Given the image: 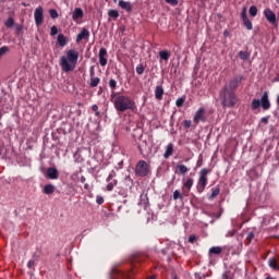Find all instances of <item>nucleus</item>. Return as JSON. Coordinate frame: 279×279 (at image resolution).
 Wrapping results in <instances>:
<instances>
[{
	"label": "nucleus",
	"mask_w": 279,
	"mask_h": 279,
	"mask_svg": "<svg viewBox=\"0 0 279 279\" xmlns=\"http://www.w3.org/2000/svg\"><path fill=\"white\" fill-rule=\"evenodd\" d=\"M173 155V144H168L166 147V151L163 154V158H170Z\"/></svg>",
	"instance_id": "nucleus-27"
},
{
	"label": "nucleus",
	"mask_w": 279,
	"mask_h": 279,
	"mask_svg": "<svg viewBox=\"0 0 279 279\" xmlns=\"http://www.w3.org/2000/svg\"><path fill=\"white\" fill-rule=\"evenodd\" d=\"M239 58L241 60H250V52H247V51H240L239 52Z\"/></svg>",
	"instance_id": "nucleus-31"
},
{
	"label": "nucleus",
	"mask_w": 279,
	"mask_h": 279,
	"mask_svg": "<svg viewBox=\"0 0 279 279\" xmlns=\"http://www.w3.org/2000/svg\"><path fill=\"white\" fill-rule=\"evenodd\" d=\"M234 234H236V230L235 229L228 231L226 236H234Z\"/></svg>",
	"instance_id": "nucleus-51"
},
{
	"label": "nucleus",
	"mask_w": 279,
	"mask_h": 279,
	"mask_svg": "<svg viewBox=\"0 0 279 279\" xmlns=\"http://www.w3.org/2000/svg\"><path fill=\"white\" fill-rule=\"evenodd\" d=\"M220 99L223 108H234V106L239 104V97H236V93L230 90L228 85H225L221 89Z\"/></svg>",
	"instance_id": "nucleus-3"
},
{
	"label": "nucleus",
	"mask_w": 279,
	"mask_h": 279,
	"mask_svg": "<svg viewBox=\"0 0 279 279\" xmlns=\"http://www.w3.org/2000/svg\"><path fill=\"white\" fill-rule=\"evenodd\" d=\"M44 14L45 10L43 9V7H38L37 9H35L34 19L37 27H40V25H43V21H45Z\"/></svg>",
	"instance_id": "nucleus-9"
},
{
	"label": "nucleus",
	"mask_w": 279,
	"mask_h": 279,
	"mask_svg": "<svg viewBox=\"0 0 279 279\" xmlns=\"http://www.w3.org/2000/svg\"><path fill=\"white\" fill-rule=\"evenodd\" d=\"M73 21H80V19H84V11L80 8H76L72 14Z\"/></svg>",
	"instance_id": "nucleus-18"
},
{
	"label": "nucleus",
	"mask_w": 279,
	"mask_h": 279,
	"mask_svg": "<svg viewBox=\"0 0 279 279\" xmlns=\"http://www.w3.org/2000/svg\"><path fill=\"white\" fill-rule=\"evenodd\" d=\"M81 182H86V179H85V178H82V179H81Z\"/></svg>",
	"instance_id": "nucleus-57"
},
{
	"label": "nucleus",
	"mask_w": 279,
	"mask_h": 279,
	"mask_svg": "<svg viewBox=\"0 0 279 279\" xmlns=\"http://www.w3.org/2000/svg\"><path fill=\"white\" fill-rule=\"evenodd\" d=\"M57 43L59 47H66V37L63 34H59L57 37Z\"/></svg>",
	"instance_id": "nucleus-25"
},
{
	"label": "nucleus",
	"mask_w": 279,
	"mask_h": 279,
	"mask_svg": "<svg viewBox=\"0 0 279 279\" xmlns=\"http://www.w3.org/2000/svg\"><path fill=\"white\" fill-rule=\"evenodd\" d=\"M221 252H223V248H221V246H213L209 248V256L213 254H215L216 256H219Z\"/></svg>",
	"instance_id": "nucleus-26"
},
{
	"label": "nucleus",
	"mask_w": 279,
	"mask_h": 279,
	"mask_svg": "<svg viewBox=\"0 0 279 279\" xmlns=\"http://www.w3.org/2000/svg\"><path fill=\"white\" fill-rule=\"evenodd\" d=\"M108 14L111 19H119V11L117 10H109Z\"/></svg>",
	"instance_id": "nucleus-34"
},
{
	"label": "nucleus",
	"mask_w": 279,
	"mask_h": 279,
	"mask_svg": "<svg viewBox=\"0 0 279 279\" xmlns=\"http://www.w3.org/2000/svg\"><path fill=\"white\" fill-rule=\"evenodd\" d=\"M241 82H243V75H236L229 81L228 89L232 90L233 93L241 86Z\"/></svg>",
	"instance_id": "nucleus-8"
},
{
	"label": "nucleus",
	"mask_w": 279,
	"mask_h": 279,
	"mask_svg": "<svg viewBox=\"0 0 279 279\" xmlns=\"http://www.w3.org/2000/svg\"><path fill=\"white\" fill-rule=\"evenodd\" d=\"M136 73H137V75H143V73H145V66L143 65V63H140L136 66Z\"/></svg>",
	"instance_id": "nucleus-33"
},
{
	"label": "nucleus",
	"mask_w": 279,
	"mask_h": 279,
	"mask_svg": "<svg viewBox=\"0 0 279 279\" xmlns=\"http://www.w3.org/2000/svg\"><path fill=\"white\" fill-rule=\"evenodd\" d=\"M8 51H10V48L8 46H3L0 48V58H3V56H5V53H8Z\"/></svg>",
	"instance_id": "nucleus-36"
},
{
	"label": "nucleus",
	"mask_w": 279,
	"mask_h": 279,
	"mask_svg": "<svg viewBox=\"0 0 279 279\" xmlns=\"http://www.w3.org/2000/svg\"><path fill=\"white\" fill-rule=\"evenodd\" d=\"M175 173H178L179 175H185V173H189V168L184 165H178Z\"/></svg>",
	"instance_id": "nucleus-24"
},
{
	"label": "nucleus",
	"mask_w": 279,
	"mask_h": 279,
	"mask_svg": "<svg viewBox=\"0 0 279 279\" xmlns=\"http://www.w3.org/2000/svg\"><path fill=\"white\" fill-rule=\"evenodd\" d=\"M96 204H98L99 206H101V204H104V198H102V196H97L96 197Z\"/></svg>",
	"instance_id": "nucleus-47"
},
{
	"label": "nucleus",
	"mask_w": 279,
	"mask_h": 279,
	"mask_svg": "<svg viewBox=\"0 0 279 279\" xmlns=\"http://www.w3.org/2000/svg\"><path fill=\"white\" fill-rule=\"evenodd\" d=\"M260 123H264V125H267V123H269V117L262 118Z\"/></svg>",
	"instance_id": "nucleus-50"
},
{
	"label": "nucleus",
	"mask_w": 279,
	"mask_h": 279,
	"mask_svg": "<svg viewBox=\"0 0 279 279\" xmlns=\"http://www.w3.org/2000/svg\"><path fill=\"white\" fill-rule=\"evenodd\" d=\"M241 19L242 21L247 20V8H243L242 12H241Z\"/></svg>",
	"instance_id": "nucleus-40"
},
{
	"label": "nucleus",
	"mask_w": 279,
	"mask_h": 279,
	"mask_svg": "<svg viewBox=\"0 0 279 279\" xmlns=\"http://www.w3.org/2000/svg\"><path fill=\"white\" fill-rule=\"evenodd\" d=\"M264 15H265L266 21H268V23H271L272 25H275L276 13H274V11H271V9H265Z\"/></svg>",
	"instance_id": "nucleus-14"
},
{
	"label": "nucleus",
	"mask_w": 279,
	"mask_h": 279,
	"mask_svg": "<svg viewBox=\"0 0 279 279\" xmlns=\"http://www.w3.org/2000/svg\"><path fill=\"white\" fill-rule=\"evenodd\" d=\"M210 173V170H208L207 168H203L199 171V179L196 185L197 189V193H204L205 189H206V184H208V174Z\"/></svg>",
	"instance_id": "nucleus-5"
},
{
	"label": "nucleus",
	"mask_w": 279,
	"mask_h": 279,
	"mask_svg": "<svg viewBox=\"0 0 279 279\" xmlns=\"http://www.w3.org/2000/svg\"><path fill=\"white\" fill-rule=\"evenodd\" d=\"M16 33L20 34L23 32V25H16L15 26Z\"/></svg>",
	"instance_id": "nucleus-52"
},
{
	"label": "nucleus",
	"mask_w": 279,
	"mask_h": 279,
	"mask_svg": "<svg viewBox=\"0 0 279 279\" xmlns=\"http://www.w3.org/2000/svg\"><path fill=\"white\" fill-rule=\"evenodd\" d=\"M192 121L191 120H184L183 121V128L185 129V130H189V128H191V125H192Z\"/></svg>",
	"instance_id": "nucleus-42"
},
{
	"label": "nucleus",
	"mask_w": 279,
	"mask_h": 279,
	"mask_svg": "<svg viewBox=\"0 0 279 279\" xmlns=\"http://www.w3.org/2000/svg\"><path fill=\"white\" fill-rule=\"evenodd\" d=\"M219 193H221V190L219 189V186L213 189L211 194L208 196V199L209 201L215 199V197H217L219 195Z\"/></svg>",
	"instance_id": "nucleus-28"
},
{
	"label": "nucleus",
	"mask_w": 279,
	"mask_h": 279,
	"mask_svg": "<svg viewBox=\"0 0 279 279\" xmlns=\"http://www.w3.org/2000/svg\"><path fill=\"white\" fill-rule=\"evenodd\" d=\"M187 241H189V243H195V241H197V236L192 234L189 236Z\"/></svg>",
	"instance_id": "nucleus-45"
},
{
	"label": "nucleus",
	"mask_w": 279,
	"mask_h": 279,
	"mask_svg": "<svg viewBox=\"0 0 279 279\" xmlns=\"http://www.w3.org/2000/svg\"><path fill=\"white\" fill-rule=\"evenodd\" d=\"M49 14L51 19H58L60 15L58 14V11L56 9H50Z\"/></svg>",
	"instance_id": "nucleus-38"
},
{
	"label": "nucleus",
	"mask_w": 279,
	"mask_h": 279,
	"mask_svg": "<svg viewBox=\"0 0 279 279\" xmlns=\"http://www.w3.org/2000/svg\"><path fill=\"white\" fill-rule=\"evenodd\" d=\"M162 95H165V89L162 88V86L158 85L155 88V99H157L158 101L162 100Z\"/></svg>",
	"instance_id": "nucleus-19"
},
{
	"label": "nucleus",
	"mask_w": 279,
	"mask_h": 279,
	"mask_svg": "<svg viewBox=\"0 0 279 279\" xmlns=\"http://www.w3.org/2000/svg\"><path fill=\"white\" fill-rule=\"evenodd\" d=\"M90 38V32L87 28H83L81 33L76 36V43H82V40H88Z\"/></svg>",
	"instance_id": "nucleus-16"
},
{
	"label": "nucleus",
	"mask_w": 279,
	"mask_h": 279,
	"mask_svg": "<svg viewBox=\"0 0 279 279\" xmlns=\"http://www.w3.org/2000/svg\"><path fill=\"white\" fill-rule=\"evenodd\" d=\"M268 266L270 267V269L278 271L279 270L278 259H276V257L269 258Z\"/></svg>",
	"instance_id": "nucleus-22"
},
{
	"label": "nucleus",
	"mask_w": 279,
	"mask_h": 279,
	"mask_svg": "<svg viewBox=\"0 0 279 279\" xmlns=\"http://www.w3.org/2000/svg\"><path fill=\"white\" fill-rule=\"evenodd\" d=\"M222 279H230V277L228 276V272L222 274Z\"/></svg>",
	"instance_id": "nucleus-53"
},
{
	"label": "nucleus",
	"mask_w": 279,
	"mask_h": 279,
	"mask_svg": "<svg viewBox=\"0 0 279 279\" xmlns=\"http://www.w3.org/2000/svg\"><path fill=\"white\" fill-rule=\"evenodd\" d=\"M77 60H80V52L75 49H70L66 51V57L62 56L60 58L59 64L64 73H71V71H75Z\"/></svg>",
	"instance_id": "nucleus-2"
},
{
	"label": "nucleus",
	"mask_w": 279,
	"mask_h": 279,
	"mask_svg": "<svg viewBox=\"0 0 279 279\" xmlns=\"http://www.w3.org/2000/svg\"><path fill=\"white\" fill-rule=\"evenodd\" d=\"M119 7L122 10H125L126 12H132V3H130V2H125L123 0H120L119 1Z\"/></svg>",
	"instance_id": "nucleus-23"
},
{
	"label": "nucleus",
	"mask_w": 279,
	"mask_h": 279,
	"mask_svg": "<svg viewBox=\"0 0 279 279\" xmlns=\"http://www.w3.org/2000/svg\"><path fill=\"white\" fill-rule=\"evenodd\" d=\"M185 98H178L175 101L177 108H182L184 106Z\"/></svg>",
	"instance_id": "nucleus-39"
},
{
	"label": "nucleus",
	"mask_w": 279,
	"mask_h": 279,
	"mask_svg": "<svg viewBox=\"0 0 279 279\" xmlns=\"http://www.w3.org/2000/svg\"><path fill=\"white\" fill-rule=\"evenodd\" d=\"M46 175L48 180H58L60 173L57 168L50 167L47 169Z\"/></svg>",
	"instance_id": "nucleus-15"
},
{
	"label": "nucleus",
	"mask_w": 279,
	"mask_h": 279,
	"mask_svg": "<svg viewBox=\"0 0 279 279\" xmlns=\"http://www.w3.org/2000/svg\"><path fill=\"white\" fill-rule=\"evenodd\" d=\"M92 110L95 112L96 117H99V107L97 105H93Z\"/></svg>",
	"instance_id": "nucleus-44"
},
{
	"label": "nucleus",
	"mask_w": 279,
	"mask_h": 279,
	"mask_svg": "<svg viewBox=\"0 0 279 279\" xmlns=\"http://www.w3.org/2000/svg\"><path fill=\"white\" fill-rule=\"evenodd\" d=\"M193 121L195 125H199V123H206V109L201 107L194 114Z\"/></svg>",
	"instance_id": "nucleus-7"
},
{
	"label": "nucleus",
	"mask_w": 279,
	"mask_h": 279,
	"mask_svg": "<svg viewBox=\"0 0 279 279\" xmlns=\"http://www.w3.org/2000/svg\"><path fill=\"white\" fill-rule=\"evenodd\" d=\"M165 1L166 3H169V5H173V7L178 5V0H165Z\"/></svg>",
	"instance_id": "nucleus-46"
},
{
	"label": "nucleus",
	"mask_w": 279,
	"mask_h": 279,
	"mask_svg": "<svg viewBox=\"0 0 279 279\" xmlns=\"http://www.w3.org/2000/svg\"><path fill=\"white\" fill-rule=\"evenodd\" d=\"M84 189H85L86 191H88L89 185H88L87 183H85V184H84Z\"/></svg>",
	"instance_id": "nucleus-54"
},
{
	"label": "nucleus",
	"mask_w": 279,
	"mask_h": 279,
	"mask_svg": "<svg viewBox=\"0 0 279 279\" xmlns=\"http://www.w3.org/2000/svg\"><path fill=\"white\" fill-rule=\"evenodd\" d=\"M159 57L161 60H169V58H171V52L170 51H167V50H161L159 52Z\"/></svg>",
	"instance_id": "nucleus-29"
},
{
	"label": "nucleus",
	"mask_w": 279,
	"mask_h": 279,
	"mask_svg": "<svg viewBox=\"0 0 279 279\" xmlns=\"http://www.w3.org/2000/svg\"><path fill=\"white\" fill-rule=\"evenodd\" d=\"M135 175L140 178H146L149 175V165L145 160H140L135 167Z\"/></svg>",
	"instance_id": "nucleus-6"
},
{
	"label": "nucleus",
	"mask_w": 279,
	"mask_h": 279,
	"mask_svg": "<svg viewBox=\"0 0 279 279\" xmlns=\"http://www.w3.org/2000/svg\"><path fill=\"white\" fill-rule=\"evenodd\" d=\"M109 87H110L111 90L117 89V81L114 78L109 80Z\"/></svg>",
	"instance_id": "nucleus-37"
},
{
	"label": "nucleus",
	"mask_w": 279,
	"mask_h": 279,
	"mask_svg": "<svg viewBox=\"0 0 279 279\" xmlns=\"http://www.w3.org/2000/svg\"><path fill=\"white\" fill-rule=\"evenodd\" d=\"M265 279H276V278H274V277H271V276H268V277H266Z\"/></svg>",
	"instance_id": "nucleus-56"
},
{
	"label": "nucleus",
	"mask_w": 279,
	"mask_h": 279,
	"mask_svg": "<svg viewBox=\"0 0 279 279\" xmlns=\"http://www.w3.org/2000/svg\"><path fill=\"white\" fill-rule=\"evenodd\" d=\"M114 174L110 173L107 178V191H112L117 186V180H113Z\"/></svg>",
	"instance_id": "nucleus-17"
},
{
	"label": "nucleus",
	"mask_w": 279,
	"mask_h": 279,
	"mask_svg": "<svg viewBox=\"0 0 279 279\" xmlns=\"http://www.w3.org/2000/svg\"><path fill=\"white\" fill-rule=\"evenodd\" d=\"M89 86L90 88H97L99 86V83L101 82V78L95 76V68L89 69Z\"/></svg>",
	"instance_id": "nucleus-10"
},
{
	"label": "nucleus",
	"mask_w": 279,
	"mask_h": 279,
	"mask_svg": "<svg viewBox=\"0 0 279 279\" xmlns=\"http://www.w3.org/2000/svg\"><path fill=\"white\" fill-rule=\"evenodd\" d=\"M147 141L143 140V136L140 138V142L137 144V148L140 149V153L143 154V151H147Z\"/></svg>",
	"instance_id": "nucleus-20"
},
{
	"label": "nucleus",
	"mask_w": 279,
	"mask_h": 279,
	"mask_svg": "<svg viewBox=\"0 0 279 279\" xmlns=\"http://www.w3.org/2000/svg\"><path fill=\"white\" fill-rule=\"evenodd\" d=\"M251 16H256L258 14V8L256 5H252L248 10Z\"/></svg>",
	"instance_id": "nucleus-32"
},
{
	"label": "nucleus",
	"mask_w": 279,
	"mask_h": 279,
	"mask_svg": "<svg viewBox=\"0 0 279 279\" xmlns=\"http://www.w3.org/2000/svg\"><path fill=\"white\" fill-rule=\"evenodd\" d=\"M194 180L193 178L187 179L184 183H183V195L185 197H189V191H191V189H193V184H194Z\"/></svg>",
	"instance_id": "nucleus-13"
},
{
	"label": "nucleus",
	"mask_w": 279,
	"mask_h": 279,
	"mask_svg": "<svg viewBox=\"0 0 279 279\" xmlns=\"http://www.w3.org/2000/svg\"><path fill=\"white\" fill-rule=\"evenodd\" d=\"M113 1H116V2H117V0H113Z\"/></svg>",
	"instance_id": "nucleus-59"
},
{
	"label": "nucleus",
	"mask_w": 279,
	"mask_h": 279,
	"mask_svg": "<svg viewBox=\"0 0 279 279\" xmlns=\"http://www.w3.org/2000/svg\"><path fill=\"white\" fill-rule=\"evenodd\" d=\"M57 34H58V27L57 26H51L50 36H56Z\"/></svg>",
	"instance_id": "nucleus-43"
},
{
	"label": "nucleus",
	"mask_w": 279,
	"mask_h": 279,
	"mask_svg": "<svg viewBox=\"0 0 279 279\" xmlns=\"http://www.w3.org/2000/svg\"><path fill=\"white\" fill-rule=\"evenodd\" d=\"M184 194H181L178 190L173 192V199H182Z\"/></svg>",
	"instance_id": "nucleus-41"
},
{
	"label": "nucleus",
	"mask_w": 279,
	"mask_h": 279,
	"mask_svg": "<svg viewBox=\"0 0 279 279\" xmlns=\"http://www.w3.org/2000/svg\"><path fill=\"white\" fill-rule=\"evenodd\" d=\"M111 101L117 110V112H126V110H136V102L134 99L125 96L123 94H111Z\"/></svg>",
	"instance_id": "nucleus-1"
},
{
	"label": "nucleus",
	"mask_w": 279,
	"mask_h": 279,
	"mask_svg": "<svg viewBox=\"0 0 279 279\" xmlns=\"http://www.w3.org/2000/svg\"><path fill=\"white\" fill-rule=\"evenodd\" d=\"M111 274H113V278L132 279V272H123L117 268H112Z\"/></svg>",
	"instance_id": "nucleus-11"
},
{
	"label": "nucleus",
	"mask_w": 279,
	"mask_h": 279,
	"mask_svg": "<svg viewBox=\"0 0 279 279\" xmlns=\"http://www.w3.org/2000/svg\"><path fill=\"white\" fill-rule=\"evenodd\" d=\"M5 27H14V17H9L4 23Z\"/></svg>",
	"instance_id": "nucleus-35"
},
{
	"label": "nucleus",
	"mask_w": 279,
	"mask_h": 279,
	"mask_svg": "<svg viewBox=\"0 0 279 279\" xmlns=\"http://www.w3.org/2000/svg\"><path fill=\"white\" fill-rule=\"evenodd\" d=\"M34 265H36V262L34 259L28 260V263H27L28 269H32L34 267Z\"/></svg>",
	"instance_id": "nucleus-49"
},
{
	"label": "nucleus",
	"mask_w": 279,
	"mask_h": 279,
	"mask_svg": "<svg viewBox=\"0 0 279 279\" xmlns=\"http://www.w3.org/2000/svg\"><path fill=\"white\" fill-rule=\"evenodd\" d=\"M254 239V233L250 232L246 236V241H248V243H252V240Z\"/></svg>",
	"instance_id": "nucleus-48"
},
{
	"label": "nucleus",
	"mask_w": 279,
	"mask_h": 279,
	"mask_svg": "<svg viewBox=\"0 0 279 279\" xmlns=\"http://www.w3.org/2000/svg\"><path fill=\"white\" fill-rule=\"evenodd\" d=\"M45 195H53L56 193V186L53 184H46L44 186Z\"/></svg>",
	"instance_id": "nucleus-21"
},
{
	"label": "nucleus",
	"mask_w": 279,
	"mask_h": 279,
	"mask_svg": "<svg viewBox=\"0 0 279 279\" xmlns=\"http://www.w3.org/2000/svg\"><path fill=\"white\" fill-rule=\"evenodd\" d=\"M147 279H156V276H149Z\"/></svg>",
	"instance_id": "nucleus-55"
},
{
	"label": "nucleus",
	"mask_w": 279,
	"mask_h": 279,
	"mask_svg": "<svg viewBox=\"0 0 279 279\" xmlns=\"http://www.w3.org/2000/svg\"><path fill=\"white\" fill-rule=\"evenodd\" d=\"M242 21L246 29H248V32H252V29H254V25L252 24V21H250V19L242 20Z\"/></svg>",
	"instance_id": "nucleus-30"
},
{
	"label": "nucleus",
	"mask_w": 279,
	"mask_h": 279,
	"mask_svg": "<svg viewBox=\"0 0 279 279\" xmlns=\"http://www.w3.org/2000/svg\"><path fill=\"white\" fill-rule=\"evenodd\" d=\"M260 106L263 110H269V108H271V102H269V94L267 92L263 93L260 100L259 99L252 100V104H251L252 110H258Z\"/></svg>",
	"instance_id": "nucleus-4"
},
{
	"label": "nucleus",
	"mask_w": 279,
	"mask_h": 279,
	"mask_svg": "<svg viewBox=\"0 0 279 279\" xmlns=\"http://www.w3.org/2000/svg\"><path fill=\"white\" fill-rule=\"evenodd\" d=\"M98 58L100 66H106V64H108V50H106V48H100Z\"/></svg>",
	"instance_id": "nucleus-12"
},
{
	"label": "nucleus",
	"mask_w": 279,
	"mask_h": 279,
	"mask_svg": "<svg viewBox=\"0 0 279 279\" xmlns=\"http://www.w3.org/2000/svg\"><path fill=\"white\" fill-rule=\"evenodd\" d=\"M227 35H228V31L225 32V36H227Z\"/></svg>",
	"instance_id": "nucleus-58"
}]
</instances>
